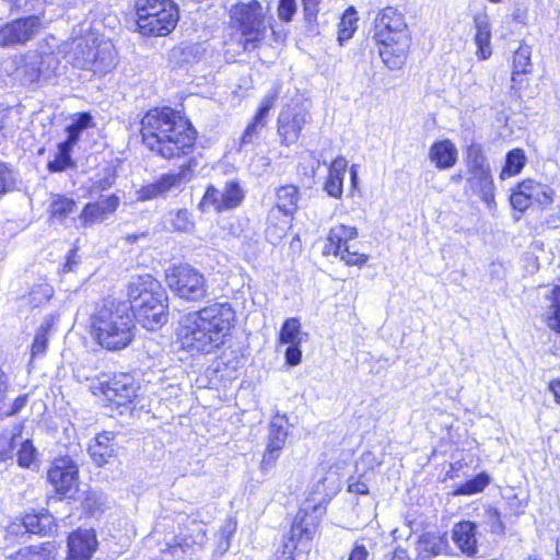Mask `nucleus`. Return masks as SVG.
<instances>
[{"label": "nucleus", "mask_w": 560, "mask_h": 560, "mask_svg": "<svg viewBox=\"0 0 560 560\" xmlns=\"http://www.w3.org/2000/svg\"><path fill=\"white\" fill-rule=\"evenodd\" d=\"M117 444L113 432H103L96 435L94 442L89 446V453L97 466L108 463L116 454Z\"/></svg>", "instance_id": "393cba45"}, {"label": "nucleus", "mask_w": 560, "mask_h": 560, "mask_svg": "<svg viewBox=\"0 0 560 560\" xmlns=\"http://www.w3.org/2000/svg\"><path fill=\"white\" fill-rule=\"evenodd\" d=\"M77 202L73 198L56 195L50 203L51 217L58 220H63L75 211Z\"/></svg>", "instance_id": "c03bdc74"}, {"label": "nucleus", "mask_w": 560, "mask_h": 560, "mask_svg": "<svg viewBox=\"0 0 560 560\" xmlns=\"http://www.w3.org/2000/svg\"><path fill=\"white\" fill-rule=\"evenodd\" d=\"M304 16L307 22L315 21L319 11V0H302Z\"/></svg>", "instance_id": "e2e57ef3"}, {"label": "nucleus", "mask_w": 560, "mask_h": 560, "mask_svg": "<svg viewBox=\"0 0 560 560\" xmlns=\"http://www.w3.org/2000/svg\"><path fill=\"white\" fill-rule=\"evenodd\" d=\"M93 126V117L89 113H78L72 118L71 124L66 127L67 138L63 141L70 147H74L82 132Z\"/></svg>", "instance_id": "7c9ffc66"}, {"label": "nucleus", "mask_w": 560, "mask_h": 560, "mask_svg": "<svg viewBox=\"0 0 560 560\" xmlns=\"http://www.w3.org/2000/svg\"><path fill=\"white\" fill-rule=\"evenodd\" d=\"M192 176L191 161L182 165L178 173L164 174L156 182L143 186L139 191L140 200H150L165 195L172 188L179 187L182 184L189 182Z\"/></svg>", "instance_id": "a211bd4d"}, {"label": "nucleus", "mask_w": 560, "mask_h": 560, "mask_svg": "<svg viewBox=\"0 0 560 560\" xmlns=\"http://www.w3.org/2000/svg\"><path fill=\"white\" fill-rule=\"evenodd\" d=\"M526 164V156L522 149H513L505 155V164L500 173V178L505 179L522 172Z\"/></svg>", "instance_id": "c9c22d12"}, {"label": "nucleus", "mask_w": 560, "mask_h": 560, "mask_svg": "<svg viewBox=\"0 0 560 560\" xmlns=\"http://www.w3.org/2000/svg\"><path fill=\"white\" fill-rule=\"evenodd\" d=\"M480 525L483 526L486 530L495 535H502L504 533V525L501 521L500 512L492 506H486L483 509Z\"/></svg>", "instance_id": "de8ad7c7"}, {"label": "nucleus", "mask_w": 560, "mask_h": 560, "mask_svg": "<svg viewBox=\"0 0 560 560\" xmlns=\"http://www.w3.org/2000/svg\"><path fill=\"white\" fill-rule=\"evenodd\" d=\"M466 189L482 199L488 206L494 202V183L491 168L467 172Z\"/></svg>", "instance_id": "4be33fe9"}, {"label": "nucleus", "mask_w": 560, "mask_h": 560, "mask_svg": "<svg viewBox=\"0 0 560 560\" xmlns=\"http://www.w3.org/2000/svg\"><path fill=\"white\" fill-rule=\"evenodd\" d=\"M298 4L295 0H279L277 12L281 21L288 23L293 20Z\"/></svg>", "instance_id": "4d7b16f0"}, {"label": "nucleus", "mask_w": 560, "mask_h": 560, "mask_svg": "<svg viewBox=\"0 0 560 560\" xmlns=\"http://www.w3.org/2000/svg\"><path fill=\"white\" fill-rule=\"evenodd\" d=\"M72 149V147L65 142H60L54 160L49 161L47 164L48 171L50 173H59L74 167L75 163L71 158Z\"/></svg>", "instance_id": "e433bc0d"}, {"label": "nucleus", "mask_w": 560, "mask_h": 560, "mask_svg": "<svg viewBox=\"0 0 560 560\" xmlns=\"http://www.w3.org/2000/svg\"><path fill=\"white\" fill-rule=\"evenodd\" d=\"M452 540L455 546L467 557L478 553L477 525L471 521H462L452 529Z\"/></svg>", "instance_id": "5701e85b"}, {"label": "nucleus", "mask_w": 560, "mask_h": 560, "mask_svg": "<svg viewBox=\"0 0 560 560\" xmlns=\"http://www.w3.org/2000/svg\"><path fill=\"white\" fill-rule=\"evenodd\" d=\"M91 390L94 395H104L108 401L117 406H125L137 396L138 385L131 374L119 373L91 384Z\"/></svg>", "instance_id": "9b49d317"}, {"label": "nucleus", "mask_w": 560, "mask_h": 560, "mask_svg": "<svg viewBox=\"0 0 560 560\" xmlns=\"http://www.w3.org/2000/svg\"><path fill=\"white\" fill-rule=\"evenodd\" d=\"M300 194L293 185L282 186L277 191V208L284 215L292 217L298 210Z\"/></svg>", "instance_id": "c756f323"}, {"label": "nucleus", "mask_w": 560, "mask_h": 560, "mask_svg": "<svg viewBox=\"0 0 560 560\" xmlns=\"http://www.w3.org/2000/svg\"><path fill=\"white\" fill-rule=\"evenodd\" d=\"M119 203V197L114 194L102 200L88 202L79 215L81 226L86 229L102 223L109 214H113L117 210Z\"/></svg>", "instance_id": "412c9836"}, {"label": "nucleus", "mask_w": 560, "mask_h": 560, "mask_svg": "<svg viewBox=\"0 0 560 560\" xmlns=\"http://www.w3.org/2000/svg\"><path fill=\"white\" fill-rule=\"evenodd\" d=\"M14 184L13 171L5 163H0V196L13 189Z\"/></svg>", "instance_id": "6e6d98bb"}, {"label": "nucleus", "mask_w": 560, "mask_h": 560, "mask_svg": "<svg viewBox=\"0 0 560 560\" xmlns=\"http://www.w3.org/2000/svg\"><path fill=\"white\" fill-rule=\"evenodd\" d=\"M58 550L52 541L21 548L10 556L11 560H57Z\"/></svg>", "instance_id": "bb28decb"}, {"label": "nucleus", "mask_w": 560, "mask_h": 560, "mask_svg": "<svg viewBox=\"0 0 560 560\" xmlns=\"http://www.w3.org/2000/svg\"><path fill=\"white\" fill-rule=\"evenodd\" d=\"M311 120L308 112L302 107H287L281 109L277 125L278 136L282 145L290 147L295 143L302 129Z\"/></svg>", "instance_id": "f3484780"}, {"label": "nucleus", "mask_w": 560, "mask_h": 560, "mask_svg": "<svg viewBox=\"0 0 560 560\" xmlns=\"http://www.w3.org/2000/svg\"><path fill=\"white\" fill-rule=\"evenodd\" d=\"M287 424L285 417L279 415L269 424L268 443L260 464L264 471L269 470L281 454L288 436Z\"/></svg>", "instance_id": "6ab92c4d"}, {"label": "nucleus", "mask_w": 560, "mask_h": 560, "mask_svg": "<svg viewBox=\"0 0 560 560\" xmlns=\"http://www.w3.org/2000/svg\"><path fill=\"white\" fill-rule=\"evenodd\" d=\"M348 167V161L342 158H336L328 167V176L324 184V190L329 197L341 199L343 194V179Z\"/></svg>", "instance_id": "b1692460"}, {"label": "nucleus", "mask_w": 560, "mask_h": 560, "mask_svg": "<svg viewBox=\"0 0 560 560\" xmlns=\"http://www.w3.org/2000/svg\"><path fill=\"white\" fill-rule=\"evenodd\" d=\"M40 18L28 15L5 23L0 27V46L14 47L31 40L40 28Z\"/></svg>", "instance_id": "2eb2a0df"}, {"label": "nucleus", "mask_w": 560, "mask_h": 560, "mask_svg": "<svg viewBox=\"0 0 560 560\" xmlns=\"http://www.w3.org/2000/svg\"><path fill=\"white\" fill-rule=\"evenodd\" d=\"M144 145L164 159L188 155L192 152L196 130L170 107L149 110L141 119Z\"/></svg>", "instance_id": "f257e3e1"}, {"label": "nucleus", "mask_w": 560, "mask_h": 560, "mask_svg": "<svg viewBox=\"0 0 560 560\" xmlns=\"http://www.w3.org/2000/svg\"><path fill=\"white\" fill-rule=\"evenodd\" d=\"M234 319L235 312L230 303L215 302L183 316L178 337L185 349L211 353L224 342Z\"/></svg>", "instance_id": "f03ea898"}, {"label": "nucleus", "mask_w": 560, "mask_h": 560, "mask_svg": "<svg viewBox=\"0 0 560 560\" xmlns=\"http://www.w3.org/2000/svg\"><path fill=\"white\" fill-rule=\"evenodd\" d=\"M166 221L175 232L191 233L195 230L192 214L187 209L170 211Z\"/></svg>", "instance_id": "4c0bfd02"}, {"label": "nucleus", "mask_w": 560, "mask_h": 560, "mask_svg": "<svg viewBox=\"0 0 560 560\" xmlns=\"http://www.w3.org/2000/svg\"><path fill=\"white\" fill-rule=\"evenodd\" d=\"M21 436V429L14 428L11 430H3L0 433V462L5 463L13 460L14 451L18 447L19 439Z\"/></svg>", "instance_id": "f704fd0d"}, {"label": "nucleus", "mask_w": 560, "mask_h": 560, "mask_svg": "<svg viewBox=\"0 0 560 560\" xmlns=\"http://www.w3.org/2000/svg\"><path fill=\"white\" fill-rule=\"evenodd\" d=\"M317 506L313 512L301 509L294 517L290 529L289 539L283 545L280 560H306L311 550V542L316 534L319 517L316 514Z\"/></svg>", "instance_id": "6e6552de"}, {"label": "nucleus", "mask_w": 560, "mask_h": 560, "mask_svg": "<svg viewBox=\"0 0 560 560\" xmlns=\"http://www.w3.org/2000/svg\"><path fill=\"white\" fill-rule=\"evenodd\" d=\"M490 483V476L487 472H480L472 479H469L454 490V495H472L480 493Z\"/></svg>", "instance_id": "ea45409f"}, {"label": "nucleus", "mask_w": 560, "mask_h": 560, "mask_svg": "<svg viewBox=\"0 0 560 560\" xmlns=\"http://www.w3.org/2000/svg\"><path fill=\"white\" fill-rule=\"evenodd\" d=\"M288 348L285 350V362L291 366H295L301 362L302 351L300 348L301 343H288Z\"/></svg>", "instance_id": "052dcab7"}, {"label": "nucleus", "mask_w": 560, "mask_h": 560, "mask_svg": "<svg viewBox=\"0 0 560 560\" xmlns=\"http://www.w3.org/2000/svg\"><path fill=\"white\" fill-rule=\"evenodd\" d=\"M429 159L439 170L453 167L457 161V149L451 140L434 142L429 151Z\"/></svg>", "instance_id": "a878e982"}, {"label": "nucleus", "mask_w": 560, "mask_h": 560, "mask_svg": "<svg viewBox=\"0 0 560 560\" xmlns=\"http://www.w3.org/2000/svg\"><path fill=\"white\" fill-rule=\"evenodd\" d=\"M74 377L80 383L92 381V384L97 383V381L100 380L95 375L86 373L85 369H80V368L77 369V371L74 373Z\"/></svg>", "instance_id": "774afa93"}, {"label": "nucleus", "mask_w": 560, "mask_h": 560, "mask_svg": "<svg viewBox=\"0 0 560 560\" xmlns=\"http://www.w3.org/2000/svg\"><path fill=\"white\" fill-rule=\"evenodd\" d=\"M465 164L467 172L490 168L483 148L480 143L472 142L466 148Z\"/></svg>", "instance_id": "58836bf2"}, {"label": "nucleus", "mask_w": 560, "mask_h": 560, "mask_svg": "<svg viewBox=\"0 0 560 560\" xmlns=\"http://www.w3.org/2000/svg\"><path fill=\"white\" fill-rule=\"evenodd\" d=\"M553 189L545 184L533 179H525L520 183L511 195V205L514 209L523 212L533 205L547 207L553 201Z\"/></svg>", "instance_id": "ddd939ff"}, {"label": "nucleus", "mask_w": 560, "mask_h": 560, "mask_svg": "<svg viewBox=\"0 0 560 560\" xmlns=\"http://www.w3.org/2000/svg\"><path fill=\"white\" fill-rule=\"evenodd\" d=\"M77 68L103 75L116 66V50L110 40L92 38L80 42L74 49Z\"/></svg>", "instance_id": "1a4fd4ad"}, {"label": "nucleus", "mask_w": 560, "mask_h": 560, "mask_svg": "<svg viewBox=\"0 0 560 560\" xmlns=\"http://www.w3.org/2000/svg\"><path fill=\"white\" fill-rule=\"evenodd\" d=\"M7 534L9 536L19 537L24 536L25 534H30V532L26 530L24 520L22 518L21 521L11 523L7 528Z\"/></svg>", "instance_id": "69168bd1"}, {"label": "nucleus", "mask_w": 560, "mask_h": 560, "mask_svg": "<svg viewBox=\"0 0 560 560\" xmlns=\"http://www.w3.org/2000/svg\"><path fill=\"white\" fill-rule=\"evenodd\" d=\"M370 551L363 542V539H359L354 542L348 560H368Z\"/></svg>", "instance_id": "680f3d73"}, {"label": "nucleus", "mask_w": 560, "mask_h": 560, "mask_svg": "<svg viewBox=\"0 0 560 560\" xmlns=\"http://www.w3.org/2000/svg\"><path fill=\"white\" fill-rule=\"evenodd\" d=\"M236 530V522L230 518L222 527H221V539L218 542L217 551L220 555L225 553L230 548V539Z\"/></svg>", "instance_id": "603ef678"}, {"label": "nucleus", "mask_w": 560, "mask_h": 560, "mask_svg": "<svg viewBox=\"0 0 560 560\" xmlns=\"http://www.w3.org/2000/svg\"><path fill=\"white\" fill-rule=\"evenodd\" d=\"M231 20L244 37V50H254L266 37L272 18L267 16V9L257 0L238 2L231 9Z\"/></svg>", "instance_id": "0eeeda50"}, {"label": "nucleus", "mask_w": 560, "mask_h": 560, "mask_svg": "<svg viewBox=\"0 0 560 560\" xmlns=\"http://www.w3.org/2000/svg\"><path fill=\"white\" fill-rule=\"evenodd\" d=\"M23 520L30 534L45 535L52 525V516L47 513L27 514Z\"/></svg>", "instance_id": "37998d69"}, {"label": "nucleus", "mask_w": 560, "mask_h": 560, "mask_svg": "<svg viewBox=\"0 0 560 560\" xmlns=\"http://www.w3.org/2000/svg\"><path fill=\"white\" fill-rule=\"evenodd\" d=\"M56 63L57 60L52 55L28 51L16 68V78L23 84L37 82L40 78H49L55 70Z\"/></svg>", "instance_id": "dca6fc26"}, {"label": "nucleus", "mask_w": 560, "mask_h": 560, "mask_svg": "<svg viewBox=\"0 0 560 560\" xmlns=\"http://www.w3.org/2000/svg\"><path fill=\"white\" fill-rule=\"evenodd\" d=\"M446 548V541L436 535L427 533L422 535L417 542L419 560L440 555Z\"/></svg>", "instance_id": "2f4dec72"}, {"label": "nucleus", "mask_w": 560, "mask_h": 560, "mask_svg": "<svg viewBox=\"0 0 560 560\" xmlns=\"http://www.w3.org/2000/svg\"><path fill=\"white\" fill-rule=\"evenodd\" d=\"M265 126L266 121L253 117L241 137L240 150H245L247 145L254 144L259 139L260 131Z\"/></svg>", "instance_id": "09e8293b"}, {"label": "nucleus", "mask_w": 560, "mask_h": 560, "mask_svg": "<svg viewBox=\"0 0 560 560\" xmlns=\"http://www.w3.org/2000/svg\"><path fill=\"white\" fill-rule=\"evenodd\" d=\"M170 289L183 300L199 302L208 295V284L205 276L189 265L174 267L166 275Z\"/></svg>", "instance_id": "9d476101"}, {"label": "nucleus", "mask_w": 560, "mask_h": 560, "mask_svg": "<svg viewBox=\"0 0 560 560\" xmlns=\"http://www.w3.org/2000/svg\"><path fill=\"white\" fill-rule=\"evenodd\" d=\"M475 43L477 45L476 55L479 59L486 60L492 55L490 24L486 16H478L475 19Z\"/></svg>", "instance_id": "cd10ccee"}, {"label": "nucleus", "mask_w": 560, "mask_h": 560, "mask_svg": "<svg viewBox=\"0 0 560 560\" xmlns=\"http://www.w3.org/2000/svg\"><path fill=\"white\" fill-rule=\"evenodd\" d=\"M137 26L143 35L165 36L177 25L179 11L173 0H135Z\"/></svg>", "instance_id": "423d86ee"}, {"label": "nucleus", "mask_w": 560, "mask_h": 560, "mask_svg": "<svg viewBox=\"0 0 560 560\" xmlns=\"http://www.w3.org/2000/svg\"><path fill=\"white\" fill-rule=\"evenodd\" d=\"M16 126L12 119V112L10 109L0 110V141L8 137H12L15 132Z\"/></svg>", "instance_id": "5fc2aeb1"}, {"label": "nucleus", "mask_w": 560, "mask_h": 560, "mask_svg": "<svg viewBox=\"0 0 560 560\" xmlns=\"http://www.w3.org/2000/svg\"><path fill=\"white\" fill-rule=\"evenodd\" d=\"M357 12L353 8L348 9L340 19L338 24V42L343 45L348 42L357 31Z\"/></svg>", "instance_id": "79ce46f5"}, {"label": "nucleus", "mask_w": 560, "mask_h": 560, "mask_svg": "<svg viewBox=\"0 0 560 560\" xmlns=\"http://www.w3.org/2000/svg\"><path fill=\"white\" fill-rule=\"evenodd\" d=\"M98 541L93 529L79 528L68 536L67 560H91Z\"/></svg>", "instance_id": "aec40b11"}, {"label": "nucleus", "mask_w": 560, "mask_h": 560, "mask_svg": "<svg viewBox=\"0 0 560 560\" xmlns=\"http://www.w3.org/2000/svg\"><path fill=\"white\" fill-rule=\"evenodd\" d=\"M335 256L340 257L348 266H363L368 261V255L352 252L350 246L341 247L340 253H331Z\"/></svg>", "instance_id": "3c124183"}, {"label": "nucleus", "mask_w": 560, "mask_h": 560, "mask_svg": "<svg viewBox=\"0 0 560 560\" xmlns=\"http://www.w3.org/2000/svg\"><path fill=\"white\" fill-rule=\"evenodd\" d=\"M244 197V190L236 180L226 182L221 189L209 185L198 207L202 212H223L237 208Z\"/></svg>", "instance_id": "f8f14e48"}, {"label": "nucleus", "mask_w": 560, "mask_h": 560, "mask_svg": "<svg viewBox=\"0 0 560 560\" xmlns=\"http://www.w3.org/2000/svg\"><path fill=\"white\" fill-rule=\"evenodd\" d=\"M188 535L191 538V544L196 545L198 549L202 548L207 542L206 527L201 523L194 522Z\"/></svg>", "instance_id": "bf43d9fd"}, {"label": "nucleus", "mask_w": 560, "mask_h": 560, "mask_svg": "<svg viewBox=\"0 0 560 560\" xmlns=\"http://www.w3.org/2000/svg\"><path fill=\"white\" fill-rule=\"evenodd\" d=\"M285 235V226L268 225L266 230V237L269 243L277 244Z\"/></svg>", "instance_id": "0e129e2a"}, {"label": "nucleus", "mask_w": 560, "mask_h": 560, "mask_svg": "<svg viewBox=\"0 0 560 560\" xmlns=\"http://www.w3.org/2000/svg\"><path fill=\"white\" fill-rule=\"evenodd\" d=\"M530 55L532 50L530 47L527 45H521L518 49L514 52L512 74L513 81H516L517 75L530 72Z\"/></svg>", "instance_id": "a18cd8bd"}, {"label": "nucleus", "mask_w": 560, "mask_h": 560, "mask_svg": "<svg viewBox=\"0 0 560 560\" xmlns=\"http://www.w3.org/2000/svg\"><path fill=\"white\" fill-rule=\"evenodd\" d=\"M131 312L145 329L156 330L168 320V296L162 284L150 275L135 278L128 288Z\"/></svg>", "instance_id": "20e7f679"}, {"label": "nucleus", "mask_w": 560, "mask_h": 560, "mask_svg": "<svg viewBox=\"0 0 560 560\" xmlns=\"http://www.w3.org/2000/svg\"><path fill=\"white\" fill-rule=\"evenodd\" d=\"M374 38L383 62L392 70L401 68L411 37L405 15L398 9L386 7L376 15Z\"/></svg>", "instance_id": "39448f33"}, {"label": "nucleus", "mask_w": 560, "mask_h": 560, "mask_svg": "<svg viewBox=\"0 0 560 560\" xmlns=\"http://www.w3.org/2000/svg\"><path fill=\"white\" fill-rule=\"evenodd\" d=\"M47 478L57 493L71 498L78 488V465L68 456L58 457L51 463Z\"/></svg>", "instance_id": "4468645a"}, {"label": "nucleus", "mask_w": 560, "mask_h": 560, "mask_svg": "<svg viewBox=\"0 0 560 560\" xmlns=\"http://www.w3.org/2000/svg\"><path fill=\"white\" fill-rule=\"evenodd\" d=\"M278 95H279V91L277 89H273L272 91L268 92L264 96V98L260 103V106L258 107L254 117L257 119H260L262 121H266L268 113L275 106Z\"/></svg>", "instance_id": "864d4df0"}, {"label": "nucleus", "mask_w": 560, "mask_h": 560, "mask_svg": "<svg viewBox=\"0 0 560 560\" xmlns=\"http://www.w3.org/2000/svg\"><path fill=\"white\" fill-rule=\"evenodd\" d=\"M40 293L43 298L38 299V303H42L43 301H48L52 295V288L47 284H40L36 288H34L31 291V295L33 298V301H36V294Z\"/></svg>", "instance_id": "338daca9"}, {"label": "nucleus", "mask_w": 560, "mask_h": 560, "mask_svg": "<svg viewBox=\"0 0 560 560\" xmlns=\"http://www.w3.org/2000/svg\"><path fill=\"white\" fill-rule=\"evenodd\" d=\"M550 304L544 313L545 324L552 331L560 334V285L555 287L548 296Z\"/></svg>", "instance_id": "473e14b6"}, {"label": "nucleus", "mask_w": 560, "mask_h": 560, "mask_svg": "<svg viewBox=\"0 0 560 560\" xmlns=\"http://www.w3.org/2000/svg\"><path fill=\"white\" fill-rule=\"evenodd\" d=\"M18 451L14 453L16 456V463L22 468H33L37 466L38 462V452L34 446L32 440L25 439L22 436L19 439Z\"/></svg>", "instance_id": "72a5a7b5"}, {"label": "nucleus", "mask_w": 560, "mask_h": 560, "mask_svg": "<svg viewBox=\"0 0 560 560\" xmlns=\"http://www.w3.org/2000/svg\"><path fill=\"white\" fill-rule=\"evenodd\" d=\"M115 174L109 168H106L103 175H95L91 179L90 195L109 189L115 184Z\"/></svg>", "instance_id": "8fccbe9b"}, {"label": "nucleus", "mask_w": 560, "mask_h": 560, "mask_svg": "<svg viewBox=\"0 0 560 560\" xmlns=\"http://www.w3.org/2000/svg\"><path fill=\"white\" fill-rule=\"evenodd\" d=\"M358 236V231L354 226L339 224L330 229L326 245L327 254L340 253L341 247L348 246V242Z\"/></svg>", "instance_id": "c85d7f7f"}, {"label": "nucleus", "mask_w": 560, "mask_h": 560, "mask_svg": "<svg viewBox=\"0 0 560 560\" xmlns=\"http://www.w3.org/2000/svg\"><path fill=\"white\" fill-rule=\"evenodd\" d=\"M27 401V396L22 395L14 399V401L11 405L7 404V400L3 401V405H1L0 409V419L3 417H9L18 413L22 408L25 407Z\"/></svg>", "instance_id": "13d9d810"}, {"label": "nucleus", "mask_w": 560, "mask_h": 560, "mask_svg": "<svg viewBox=\"0 0 560 560\" xmlns=\"http://www.w3.org/2000/svg\"><path fill=\"white\" fill-rule=\"evenodd\" d=\"M54 325L52 317H46L43 324L36 330L33 345H32V357L44 355L48 345V334Z\"/></svg>", "instance_id": "a19ab883"}, {"label": "nucleus", "mask_w": 560, "mask_h": 560, "mask_svg": "<svg viewBox=\"0 0 560 560\" xmlns=\"http://www.w3.org/2000/svg\"><path fill=\"white\" fill-rule=\"evenodd\" d=\"M91 334L108 351L127 348L133 340L136 323L126 301L104 300L90 315Z\"/></svg>", "instance_id": "7ed1b4c3"}, {"label": "nucleus", "mask_w": 560, "mask_h": 560, "mask_svg": "<svg viewBox=\"0 0 560 560\" xmlns=\"http://www.w3.org/2000/svg\"><path fill=\"white\" fill-rule=\"evenodd\" d=\"M279 339L281 343H301L302 331L300 320L295 317L285 319L282 324Z\"/></svg>", "instance_id": "49530a36"}]
</instances>
